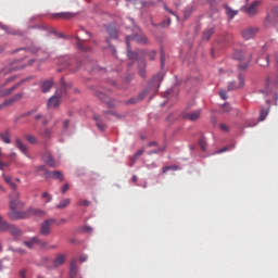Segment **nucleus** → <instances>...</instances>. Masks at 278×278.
<instances>
[{
    "label": "nucleus",
    "instance_id": "nucleus-1",
    "mask_svg": "<svg viewBox=\"0 0 278 278\" xmlns=\"http://www.w3.org/2000/svg\"><path fill=\"white\" fill-rule=\"evenodd\" d=\"M130 41H136L137 43L140 45H147L148 43V39L146 38V36L143 34H139V35H132V36H126V45H127V56L129 58V60L134 61L137 60L139 62L138 66H139V75L141 78H146L147 74H146V61L140 59V52H134L130 50Z\"/></svg>",
    "mask_w": 278,
    "mask_h": 278
},
{
    "label": "nucleus",
    "instance_id": "nucleus-2",
    "mask_svg": "<svg viewBox=\"0 0 278 278\" xmlns=\"http://www.w3.org/2000/svg\"><path fill=\"white\" fill-rule=\"evenodd\" d=\"M11 207H12V212L10 216H11V219L13 220L25 219V218H29L30 216L45 217L47 215L46 211L38 210V208H27L24 212H16L15 205L13 203L11 204Z\"/></svg>",
    "mask_w": 278,
    "mask_h": 278
},
{
    "label": "nucleus",
    "instance_id": "nucleus-3",
    "mask_svg": "<svg viewBox=\"0 0 278 278\" xmlns=\"http://www.w3.org/2000/svg\"><path fill=\"white\" fill-rule=\"evenodd\" d=\"M59 65L62 68H58L56 72L60 73L63 70L70 71L71 73H75L80 70L81 64L77 59H71L70 56H63L59 60Z\"/></svg>",
    "mask_w": 278,
    "mask_h": 278
},
{
    "label": "nucleus",
    "instance_id": "nucleus-4",
    "mask_svg": "<svg viewBox=\"0 0 278 278\" xmlns=\"http://www.w3.org/2000/svg\"><path fill=\"white\" fill-rule=\"evenodd\" d=\"M12 203L15 212H22L21 210L25 207L24 202L20 201V193L16 190L10 194V202H9L10 212L8 213V216L10 219L12 214Z\"/></svg>",
    "mask_w": 278,
    "mask_h": 278
},
{
    "label": "nucleus",
    "instance_id": "nucleus-5",
    "mask_svg": "<svg viewBox=\"0 0 278 278\" xmlns=\"http://www.w3.org/2000/svg\"><path fill=\"white\" fill-rule=\"evenodd\" d=\"M232 56H233L235 60H237V61L242 63V64L239 65L240 70H247V66L249 65V63L252 60V55L251 54H247L245 52L240 51V50H236L233 52Z\"/></svg>",
    "mask_w": 278,
    "mask_h": 278
},
{
    "label": "nucleus",
    "instance_id": "nucleus-6",
    "mask_svg": "<svg viewBox=\"0 0 278 278\" xmlns=\"http://www.w3.org/2000/svg\"><path fill=\"white\" fill-rule=\"evenodd\" d=\"M54 224H56L55 218H48L41 222L40 230H39L40 235L45 237L50 236L52 231V226H54Z\"/></svg>",
    "mask_w": 278,
    "mask_h": 278
},
{
    "label": "nucleus",
    "instance_id": "nucleus-7",
    "mask_svg": "<svg viewBox=\"0 0 278 278\" xmlns=\"http://www.w3.org/2000/svg\"><path fill=\"white\" fill-rule=\"evenodd\" d=\"M31 77L23 78L20 83L15 84L14 86L10 87L9 89L0 90V98L8 97L12 94L14 90L21 87L24 83L29 81Z\"/></svg>",
    "mask_w": 278,
    "mask_h": 278
},
{
    "label": "nucleus",
    "instance_id": "nucleus-8",
    "mask_svg": "<svg viewBox=\"0 0 278 278\" xmlns=\"http://www.w3.org/2000/svg\"><path fill=\"white\" fill-rule=\"evenodd\" d=\"M94 96L102 100L103 103L108 104L109 108H114V102L109 98L106 91L104 90H97Z\"/></svg>",
    "mask_w": 278,
    "mask_h": 278
},
{
    "label": "nucleus",
    "instance_id": "nucleus-9",
    "mask_svg": "<svg viewBox=\"0 0 278 278\" xmlns=\"http://www.w3.org/2000/svg\"><path fill=\"white\" fill-rule=\"evenodd\" d=\"M46 179H53L59 181H64V176L62 174V170H46L45 172Z\"/></svg>",
    "mask_w": 278,
    "mask_h": 278
},
{
    "label": "nucleus",
    "instance_id": "nucleus-10",
    "mask_svg": "<svg viewBox=\"0 0 278 278\" xmlns=\"http://www.w3.org/2000/svg\"><path fill=\"white\" fill-rule=\"evenodd\" d=\"M238 79L239 84H237L236 81H230L228 84V91L238 90L244 86V76L242 74L238 76Z\"/></svg>",
    "mask_w": 278,
    "mask_h": 278
},
{
    "label": "nucleus",
    "instance_id": "nucleus-11",
    "mask_svg": "<svg viewBox=\"0 0 278 278\" xmlns=\"http://www.w3.org/2000/svg\"><path fill=\"white\" fill-rule=\"evenodd\" d=\"M258 29L256 27H248L242 30V38L245 40H250L255 37Z\"/></svg>",
    "mask_w": 278,
    "mask_h": 278
},
{
    "label": "nucleus",
    "instance_id": "nucleus-12",
    "mask_svg": "<svg viewBox=\"0 0 278 278\" xmlns=\"http://www.w3.org/2000/svg\"><path fill=\"white\" fill-rule=\"evenodd\" d=\"M42 161L50 167H58L59 163L54 161L51 153L47 152L42 154Z\"/></svg>",
    "mask_w": 278,
    "mask_h": 278
},
{
    "label": "nucleus",
    "instance_id": "nucleus-13",
    "mask_svg": "<svg viewBox=\"0 0 278 278\" xmlns=\"http://www.w3.org/2000/svg\"><path fill=\"white\" fill-rule=\"evenodd\" d=\"M201 114H202V110L199 109L197 111L185 113L182 117L186 118L187 121L194 122V121H198V118H200Z\"/></svg>",
    "mask_w": 278,
    "mask_h": 278
},
{
    "label": "nucleus",
    "instance_id": "nucleus-14",
    "mask_svg": "<svg viewBox=\"0 0 278 278\" xmlns=\"http://www.w3.org/2000/svg\"><path fill=\"white\" fill-rule=\"evenodd\" d=\"M162 80H163L162 74L155 75L149 85V89H153L154 91H156L160 88Z\"/></svg>",
    "mask_w": 278,
    "mask_h": 278
},
{
    "label": "nucleus",
    "instance_id": "nucleus-15",
    "mask_svg": "<svg viewBox=\"0 0 278 278\" xmlns=\"http://www.w3.org/2000/svg\"><path fill=\"white\" fill-rule=\"evenodd\" d=\"M23 98H24V93H16V94L13 96V98L7 99L3 103L0 104V106H1V109L3 106H10V105L16 103V101H20Z\"/></svg>",
    "mask_w": 278,
    "mask_h": 278
},
{
    "label": "nucleus",
    "instance_id": "nucleus-16",
    "mask_svg": "<svg viewBox=\"0 0 278 278\" xmlns=\"http://www.w3.org/2000/svg\"><path fill=\"white\" fill-rule=\"evenodd\" d=\"M73 86L72 83H65L64 78H61V89L56 90V94H66L67 90Z\"/></svg>",
    "mask_w": 278,
    "mask_h": 278
},
{
    "label": "nucleus",
    "instance_id": "nucleus-17",
    "mask_svg": "<svg viewBox=\"0 0 278 278\" xmlns=\"http://www.w3.org/2000/svg\"><path fill=\"white\" fill-rule=\"evenodd\" d=\"M15 148H17L22 154L27 155L28 148L21 138H15Z\"/></svg>",
    "mask_w": 278,
    "mask_h": 278
},
{
    "label": "nucleus",
    "instance_id": "nucleus-18",
    "mask_svg": "<svg viewBox=\"0 0 278 278\" xmlns=\"http://www.w3.org/2000/svg\"><path fill=\"white\" fill-rule=\"evenodd\" d=\"M21 63H22V60L13 61L12 64L10 65V67H9V71L13 72V71L24 70L25 64H21Z\"/></svg>",
    "mask_w": 278,
    "mask_h": 278
},
{
    "label": "nucleus",
    "instance_id": "nucleus-19",
    "mask_svg": "<svg viewBox=\"0 0 278 278\" xmlns=\"http://www.w3.org/2000/svg\"><path fill=\"white\" fill-rule=\"evenodd\" d=\"M53 86H54V80L52 79L41 83V92L43 93L49 92Z\"/></svg>",
    "mask_w": 278,
    "mask_h": 278
},
{
    "label": "nucleus",
    "instance_id": "nucleus-20",
    "mask_svg": "<svg viewBox=\"0 0 278 278\" xmlns=\"http://www.w3.org/2000/svg\"><path fill=\"white\" fill-rule=\"evenodd\" d=\"M261 4V1H254L252 4L247 9V13L250 16H254L257 13V5Z\"/></svg>",
    "mask_w": 278,
    "mask_h": 278
},
{
    "label": "nucleus",
    "instance_id": "nucleus-21",
    "mask_svg": "<svg viewBox=\"0 0 278 278\" xmlns=\"http://www.w3.org/2000/svg\"><path fill=\"white\" fill-rule=\"evenodd\" d=\"M77 273H78L77 262L72 261L70 264V278H77Z\"/></svg>",
    "mask_w": 278,
    "mask_h": 278
},
{
    "label": "nucleus",
    "instance_id": "nucleus-22",
    "mask_svg": "<svg viewBox=\"0 0 278 278\" xmlns=\"http://www.w3.org/2000/svg\"><path fill=\"white\" fill-rule=\"evenodd\" d=\"M13 237L22 236V230L12 224H8V230Z\"/></svg>",
    "mask_w": 278,
    "mask_h": 278
},
{
    "label": "nucleus",
    "instance_id": "nucleus-23",
    "mask_svg": "<svg viewBox=\"0 0 278 278\" xmlns=\"http://www.w3.org/2000/svg\"><path fill=\"white\" fill-rule=\"evenodd\" d=\"M65 261H66L65 254H56V258L53 261V266L60 267L64 264Z\"/></svg>",
    "mask_w": 278,
    "mask_h": 278
},
{
    "label": "nucleus",
    "instance_id": "nucleus-24",
    "mask_svg": "<svg viewBox=\"0 0 278 278\" xmlns=\"http://www.w3.org/2000/svg\"><path fill=\"white\" fill-rule=\"evenodd\" d=\"M157 52L155 50L152 51H139V58L140 56H148L150 61H154L156 58Z\"/></svg>",
    "mask_w": 278,
    "mask_h": 278
},
{
    "label": "nucleus",
    "instance_id": "nucleus-25",
    "mask_svg": "<svg viewBox=\"0 0 278 278\" xmlns=\"http://www.w3.org/2000/svg\"><path fill=\"white\" fill-rule=\"evenodd\" d=\"M214 33H215V27H214V26H212V27H206V28L204 29V31H203L202 37H203L204 40H210L211 37L214 35Z\"/></svg>",
    "mask_w": 278,
    "mask_h": 278
},
{
    "label": "nucleus",
    "instance_id": "nucleus-26",
    "mask_svg": "<svg viewBox=\"0 0 278 278\" xmlns=\"http://www.w3.org/2000/svg\"><path fill=\"white\" fill-rule=\"evenodd\" d=\"M60 105V96H52L48 102L49 108H58Z\"/></svg>",
    "mask_w": 278,
    "mask_h": 278
},
{
    "label": "nucleus",
    "instance_id": "nucleus-27",
    "mask_svg": "<svg viewBox=\"0 0 278 278\" xmlns=\"http://www.w3.org/2000/svg\"><path fill=\"white\" fill-rule=\"evenodd\" d=\"M0 139L4 142V143H11V134H10V129H7L4 132L0 134Z\"/></svg>",
    "mask_w": 278,
    "mask_h": 278
},
{
    "label": "nucleus",
    "instance_id": "nucleus-28",
    "mask_svg": "<svg viewBox=\"0 0 278 278\" xmlns=\"http://www.w3.org/2000/svg\"><path fill=\"white\" fill-rule=\"evenodd\" d=\"M108 34L110 39H117L118 38V31L115 27L109 26L108 27Z\"/></svg>",
    "mask_w": 278,
    "mask_h": 278
},
{
    "label": "nucleus",
    "instance_id": "nucleus-29",
    "mask_svg": "<svg viewBox=\"0 0 278 278\" xmlns=\"http://www.w3.org/2000/svg\"><path fill=\"white\" fill-rule=\"evenodd\" d=\"M71 203L70 198H64L59 204L55 205L58 210L66 208Z\"/></svg>",
    "mask_w": 278,
    "mask_h": 278
},
{
    "label": "nucleus",
    "instance_id": "nucleus-30",
    "mask_svg": "<svg viewBox=\"0 0 278 278\" xmlns=\"http://www.w3.org/2000/svg\"><path fill=\"white\" fill-rule=\"evenodd\" d=\"M74 16H76V14H73V13H60L54 15L55 18H62V20H71V18H74Z\"/></svg>",
    "mask_w": 278,
    "mask_h": 278
},
{
    "label": "nucleus",
    "instance_id": "nucleus-31",
    "mask_svg": "<svg viewBox=\"0 0 278 278\" xmlns=\"http://www.w3.org/2000/svg\"><path fill=\"white\" fill-rule=\"evenodd\" d=\"M256 63H257L258 65H261V66L266 67V66L269 65V56L258 58V59L256 60Z\"/></svg>",
    "mask_w": 278,
    "mask_h": 278
},
{
    "label": "nucleus",
    "instance_id": "nucleus-32",
    "mask_svg": "<svg viewBox=\"0 0 278 278\" xmlns=\"http://www.w3.org/2000/svg\"><path fill=\"white\" fill-rule=\"evenodd\" d=\"M9 229V223L3 220V218L0 216V232H7Z\"/></svg>",
    "mask_w": 278,
    "mask_h": 278
},
{
    "label": "nucleus",
    "instance_id": "nucleus-33",
    "mask_svg": "<svg viewBox=\"0 0 278 278\" xmlns=\"http://www.w3.org/2000/svg\"><path fill=\"white\" fill-rule=\"evenodd\" d=\"M36 244L42 249H47L49 247V244L46 242V240H42L40 238L36 237Z\"/></svg>",
    "mask_w": 278,
    "mask_h": 278
},
{
    "label": "nucleus",
    "instance_id": "nucleus-34",
    "mask_svg": "<svg viewBox=\"0 0 278 278\" xmlns=\"http://www.w3.org/2000/svg\"><path fill=\"white\" fill-rule=\"evenodd\" d=\"M143 153H144L143 150H139L138 152H136V153L134 154L132 159H131V165H130V166H132V165L137 162V160H138L140 156L143 155Z\"/></svg>",
    "mask_w": 278,
    "mask_h": 278
},
{
    "label": "nucleus",
    "instance_id": "nucleus-35",
    "mask_svg": "<svg viewBox=\"0 0 278 278\" xmlns=\"http://www.w3.org/2000/svg\"><path fill=\"white\" fill-rule=\"evenodd\" d=\"M41 136L45 139H51L52 138V129L51 128H45L43 132L41 134Z\"/></svg>",
    "mask_w": 278,
    "mask_h": 278
},
{
    "label": "nucleus",
    "instance_id": "nucleus-36",
    "mask_svg": "<svg viewBox=\"0 0 278 278\" xmlns=\"http://www.w3.org/2000/svg\"><path fill=\"white\" fill-rule=\"evenodd\" d=\"M198 144H199L200 149H202L203 151L206 150L207 142L204 137L199 139Z\"/></svg>",
    "mask_w": 278,
    "mask_h": 278
},
{
    "label": "nucleus",
    "instance_id": "nucleus-37",
    "mask_svg": "<svg viewBox=\"0 0 278 278\" xmlns=\"http://www.w3.org/2000/svg\"><path fill=\"white\" fill-rule=\"evenodd\" d=\"M24 244L28 249H33L36 244V237L31 238L30 240H27L26 242H24Z\"/></svg>",
    "mask_w": 278,
    "mask_h": 278
},
{
    "label": "nucleus",
    "instance_id": "nucleus-38",
    "mask_svg": "<svg viewBox=\"0 0 278 278\" xmlns=\"http://www.w3.org/2000/svg\"><path fill=\"white\" fill-rule=\"evenodd\" d=\"M93 119L97 122V126L100 130H105V125L103 124L102 121L99 119L98 116H94Z\"/></svg>",
    "mask_w": 278,
    "mask_h": 278
},
{
    "label": "nucleus",
    "instance_id": "nucleus-39",
    "mask_svg": "<svg viewBox=\"0 0 278 278\" xmlns=\"http://www.w3.org/2000/svg\"><path fill=\"white\" fill-rule=\"evenodd\" d=\"M227 14H228V18L232 20L238 14V11L232 10L231 8H227Z\"/></svg>",
    "mask_w": 278,
    "mask_h": 278
},
{
    "label": "nucleus",
    "instance_id": "nucleus-40",
    "mask_svg": "<svg viewBox=\"0 0 278 278\" xmlns=\"http://www.w3.org/2000/svg\"><path fill=\"white\" fill-rule=\"evenodd\" d=\"M0 159H2V150H0ZM10 163L0 160V170L3 172L4 167H9Z\"/></svg>",
    "mask_w": 278,
    "mask_h": 278
},
{
    "label": "nucleus",
    "instance_id": "nucleus-41",
    "mask_svg": "<svg viewBox=\"0 0 278 278\" xmlns=\"http://www.w3.org/2000/svg\"><path fill=\"white\" fill-rule=\"evenodd\" d=\"M25 139L27 140V142L33 143V144L38 142L37 138L33 135L25 136Z\"/></svg>",
    "mask_w": 278,
    "mask_h": 278
},
{
    "label": "nucleus",
    "instance_id": "nucleus-42",
    "mask_svg": "<svg viewBox=\"0 0 278 278\" xmlns=\"http://www.w3.org/2000/svg\"><path fill=\"white\" fill-rule=\"evenodd\" d=\"M77 46H78L79 51H81V52L88 51V49L86 47H84L83 40H80L79 38H77Z\"/></svg>",
    "mask_w": 278,
    "mask_h": 278
},
{
    "label": "nucleus",
    "instance_id": "nucleus-43",
    "mask_svg": "<svg viewBox=\"0 0 278 278\" xmlns=\"http://www.w3.org/2000/svg\"><path fill=\"white\" fill-rule=\"evenodd\" d=\"M267 115H268V111L265 110V109H262L261 112H260V122L265 121V118L267 117Z\"/></svg>",
    "mask_w": 278,
    "mask_h": 278
},
{
    "label": "nucleus",
    "instance_id": "nucleus-44",
    "mask_svg": "<svg viewBox=\"0 0 278 278\" xmlns=\"http://www.w3.org/2000/svg\"><path fill=\"white\" fill-rule=\"evenodd\" d=\"M222 111H223V113H229V112H231V106H230V104H228V103L223 104Z\"/></svg>",
    "mask_w": 278,
    "mask_h": 278
},
{
    "label": "nucleus",
    "instance_id": "nucleus-45",
    "mask_svg": "<svg viewBox=\"0 0 278 278\" xmlns=\"http://www.w3.org/2000/svg\"><path fill=\"white\" fill-rule=\"evenodd\" d=\"M41 198L42 199H47V203H49V202H51L52 201V195H50L48 192H43L42 194H41Z\"/></svg>",
    "mask_w": 278,
    "mask_h": 278
},
{
    "label": "nucleus",
    "instance_id": "nucleus-46",
    "mask_svg": "<svg viewBox=\"0 0 278 278\" xmlns=\"http://www.w3.org/2000/svg\"><path fill=\"white\" fill-rule=\"evenodd\" d=\"M163 151H166V147H163L159 150L151 151V152H149V155L162 153Z\"/></svg>",
    "mask_w": 278,
    "mask_h": 278
},
{
    "label": "nucleus",
    "instance_id": "nucleus-47",
    "mask_svg": "<svg viewBox=\"0 0 278 278\" xmlns=\"http://www.w3.org/2000/svg\"><path fill=\"white\" fill-rule=\"evenodd\" d=\"M78 206H89L90 205V201L85 200V201H79L77 203Z\"/></svg>",
    "mask_w": 278,
    "mask_h": 278
},
{
    "label": "nucleus",
    "instance_id": "nucleus-48",
    "mask_svg": "<svg viewBox=\"0 0 278 278\" xmlns=\"http://www.w3.org/2000/svg\"><path fill=\"white\" fill-rule=\"evenodd\" d=\"M165 64V52L163 49H161V66H164Z\"/></svg>",
    "mask_w": 278,
    "mask_h": 278
},
{
    "label": "nucleus",
    "instance_id": "nucleus-49",
    "mask_svg": "<svg viewBox=\"0 0 278 278\" xmlns=\"http://www.w3.org/2000/svg\"><path fill=\"white\" fill-rule=\"evenodd\" d=\"M219 97L223 100H226L228 98L227 92L225 90H223V89L219 90Z\"/></svg>",
    "mask_w": 278,
    "mask_h": 278
},
{
    "label": "nucleus",
    "instance_id": "nucleus-50",
    "mask_svg": "<svg viewBox=\"0 0 278 278\" xmlns=\"http://www.w3.org/2000/svg\"><path fill=\"white\" fill-rule=\"evenodd\" d=\"M36 172H37V173L43 172V177H46V172H48V170L46 169L45 166H38V167L36 168Z\"/></svg>",
    "mask_w": 278,
    "mask_h": 278
},
{
    "label": "nucleus",
    "instance_id": "nucleus-51",
    "mask_svg": "<svg viewBox=\"0 0 278 278\" xmlns=\"http://www.w3.org/2000/svg\"><path fill=\"white\" fill-rule=\"evenodd\" d=\"M15 79H16L15 76L7 78L5 81H4V84L2 85V87H5L7 84H9V83H11V81H14Z\"/></svg>",
    "mask_w": 278,
    "mask_h": 278
},
{
    "label": "nucleus",
    "instance_id": "nucleus-52",
    "mask_svg": "<svg viewBox=\"0 0 278 278\" xmlns=\"http://www.w3.org/2000/svg\"><path fill=\"white\" fill-rule=\"evenodd\" d=\"M219 129L223 130V131H225V132H228V131H229V127H228L227 125H225V124H220V125H219Z\"/></svg>",
    "mask_w": 278,
    "mask_h": 278
},
{
    "label": "nucleus",
    "instance_id": "nucleus-53",
    "mask_svg": "<svg viewBox=\"0 0 278 278\" xmlns=\"http://www.w3.org/2000/svg\"><path fill=\"white\" fill-rule=\"evenodd\" d=\"M177 170V167H172V166H166V167H163V174H166L168 170Z\"/></svg>",
    "mask_w": 278,
    "mask_h": 278
},
{
    "label": "nucleus",
    "instance_id": "nucleus-54",
    "mask_svg": "<svg viewBox=\"0 0 278 278\" xmlns=\"http://www.w3.org/2000/svg\"><path fill=\"white\" fill-rule=\"evenodd\" d=\"M68 191V184H65L62 189H61V192L62 193H66Z\"/></svg>",
    "mask_w": 278,
    "mask_h": 278
},
{
    "label": "nucleus",
    "instance_id": "nucleus-55",
    "mask_svg": "<svg viewBox=\"0 0 278 278\" xmlns=\"http://www.w3.org/2000/svg\"><path fill=\"white\" fill-rule=\"evenodd\" d=\"M4 181L10 185L12 182V178L10 176L3 175Z\"/></svg>",
    "mask_w": 278,
    "mask_h": 278
},
{
    "label": "nucleus",
    "instance_id": "nucleus-56",
    "mask_svg": "<svg viewBox=\"0 0 278 278\" xmlns=\"http://www.w3.org/2000/svg\"><path fill=\"white\" fill-rule=\"evenodd\" d=\"M9 186L11 187V189H12L13 191H15L16 188H17L16 184H14V182H12V181L9 184Z\"/></svg>",
    "mask_w": 278,
    "mask_h": 278
},
{
    "label": "nucleus",
    "instance_id": "nucleus-57",
    "mask_svg": "<svg viewBox=\"0 0 278 278\" xmlns=\"http://www.w3.org/2000/svg\"><path fill=\"white\" fill-rule=\"evenodd\" d=\"M228 150H230V148H228V146H226L224 149L219 150L218 153L223 154V153H225Z\"/></svg>",
    "mask_w": 278,
    "mask_h": 278
},
{
    "label": "nucleus",
    "instance_id": "nucleus-58",
    "mask_svg": "<svg viewBox=\"0 0 278 278\" xmlns=\"http://www.w3.org/2000/svg\"><path fill=\"white\" fill-rule=\"evenodd\" d=\"M43 116L39 113L35 115V121H42Z\"/></svg>",
    "mask_w": 278,
    "mask_h": 278
},
{
    "label": "nucleus",
    "instance_id": "nucleus-59",
    "mask_svg": "<svg viewBox=\"0 0 278 278\" xmlns=\"http://www.w3.org/2000/svg\"><path fill=\"white\" fill-rule=\"evenodd\" d=\"M87 260H88V256H85V255L79 256V262L81 263L86 262Z\"/></svg>",
    "mask_w": 278,
    "mask_h": 278
},
{
    "label": "nucleus",
    "instance_id": "nucleus-60",
    "mask_svg": "<svg viewBox=\"0 0 278 278\" xmlns=\"http://www.w3.org/2000/svg\"><path fill=\"white\" fill-rule=\"evenodd\" d=\"M127 104H136L137 100L136 99H130L126 102Z\"/></svg>",
    "mask_w": 278,
    "mask_h": 278
},
{
    "label": "nucleus",
    "instance_id": "nucleus-61",
    "mask_svg": "<svg viewBox=\"0 0 278 278\" xmlns=\"http://www.w3.org/2000/svg\"><path fill=\"white\" fill-rule=\"evenodd\" d=\"M49 123V121L45 117L41 118V125L46 126Z\"/></svg>",
    "mask_w": 278,
    "mask_h": 278
},
{
    "label": "nucleus",
    "instance_id": "nucleus-62",
    "mask_svg": "<svg viewBox=\"0 0 278 278\" xmlns=\"http://www.w3.org/2000/svg\"><path fill=\"white\" fill-rule=\"evenodd\" d=\"M68 125H70V121H68V119H65V121L63 122V126L65 127V129H66V127H68Z\"/></svg>",
    "mask_w": 278,
    "mask_h": 278
},
{
    "label": "nucleus",
    "instance_id": "nucleus-63",
    "mask_svg": "<svg viewBox=\"0 0 278 278\" xmlns=\"http://www.w3.org/2000/svg\"><path fill=\"white\" fill-rule=\"evenodd\" d=\"M25 274H26V270H25V269L21 270L20 277H21V278H25Z\"/></svg>",
    "mask_w": 278,
    "mask_h": 278
},
{
    "label": "nucleus",
    "instance_id": "nucleus-64",
    "mask_svg": "<svg viewBox=\"0 0 278 278\" xmlns=\"http://www.w3.org/2000/svg\"><path fill=\"white\" fill-rule=\"evenodd\" d=\"M110 114L114 115L116 118H122L123 117L122 115H117V113H115V112H110Z\"/></svg>",
    "mask_w": 278,
    "mask_h": 278
}]
</instances>
